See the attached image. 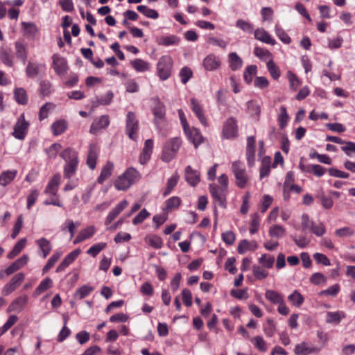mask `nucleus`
I'll return each instance as SVG.
<instances>
[{"label": "nucleus", "mask_w": 355, "mask_h": 355, "mask_svg": "<svg viewBox=\"0 0 355 355\" xmlns=\"http://www.w3.org/2000/svg\"><path fill=\"white\" fill-rule=\"evenodd\" d=\"M276 324L274 320L271 318H268L266 322V324L263 326V331L266 336L272 337L276 332Z\"/></svg>", "instance_id": "4d7b16f0"}, {"label": "nucleus", "mask_w": 355, "mask_h": 355, "mask_svg": "<svg viewBox=\"0 0 355 355\" xmlns=\"http://www.w3.org/2000/svg\"><path fill=\"white\" fill-rule=\"evenodd\" d=\"M190 105L191 110L198 119L201 124L205 127L208 126V122L205 116L203 107L200 102L197 99L192 98L190 100Z\"/></svg>", "instance_id": "f8f14e48"}, {"label": "nucleus", "mask_w": 355, "mask_h": 355, "mask_svg": "<svg viewBox=\"0 0 355 355\" xmlns=\"http://www.w3.org/2000/svg\"><path fill=\"white\" fill-rule=\"evenodd\" d=\"M17 171L15 169L6 170L0 173V186L6 187L10 184L17 175Z\"/></svg>", "instance_id": "5701e85b"}, {"label": "nucleus", "mask_w": 355, "mask_h": 355, "mask_svg": "<svg viewBox=\"0 0 355 355\" xmlns=\"http://www.w3.org/2000/svg\"><path fill=\"white\" fill-rule=\"evenodd\" d=\"M35 243L38 245L41 252H42V257L46 258L52 249L51 242L46 238H41L40 239L36 240Z\"/></svg>", "instance_id": "7c9ffc66"}, {"label": "nucleus", "mask_w": 355, "mask_h": 355, "mask_svg": "<svg viewBox=\"0 0 355 355\" xmlns=\"http://www.w3.org/2000/svg\"><path fill=\"white\" fill-rule=\"evenodd\" d=\"M155 105L153 107V114L155 117V123L157 126L158 124L164 121L166 115V107L163 103H162L158 98H155Z\"/></svg>", "instance_id": "ddd939ff"}, {"label": "nucleus", "mask_w": 355, "mask_h": 355, "mask_svg": "<svg viewBox=\"0 0 355 355\" xmlns=\"http://www.w3.org/2000/svg\"><path fill=\"white\" fill-rule=\"evenodd\" d=\"M55 108V105L53 103H46L43 105L39 111V119L42 121L46 119L50 112L53 111Z\"/></svg>", "instance_id": "c03bdc74"}, {"label": "nucleus", "mask_w": 355, "mask_h": 355, "mask_svg": "<svg viewBox=\"0 0 355 355\" xmlns=\"http://www.w3.org/2000/svg\"><path fill=\"white\" fill-rule=\"evenodd\" d=\"M25 275L22 272H19L15 275L9 282H8L2 290V293L4 295H8L12 293L24 280Z\"/></svg>", "instance_id": "9b49d317"}, {"label": "nucleus", "mask_w": 355, "mask_h": 355, "mask_svg": "<svg viewBox=\"0 0 355 355\" xmlns=\"http://www.w3.org/2000/svg\"><path fill=\"white\" fill-rule=\"evenodd\" d=\"M270 172V158L269 157H263L262 164L260 168V178H263L269 175Z\"/></svg>", "instance_id": "5fc2aeb1"}, {"label": "nucleus", "mask_w": 355, "mask_h": 355, "mask_svg": "<svg viewBox=\"0 0 355 355\" xmlns=\"http://www.w3.org/2000/svg\"><path fill=\"white\" fill-rule=\"evenodd\" d=\"M210 194L214 201L220 207L225 208L227 206V193L228 189L219 187L216 184H210L209 185Z\"/></svg>", "instance_id": "423d86ee"}, {"label": "nucleus", "mask_w": 355, "mask_h": 355, "mask_svg": "<svg viewBox=\"0 0 355 355\" xmlns=\"http://www.w3.org/2000/svg\"><path fill=\"white\" fill-rule=\"evenodd\" d=\"M137 9L139 12H140L148 18L155 19H157L159 17V14L155 10L148 8L146 6H138Z\"/></svg>", "instance_id": "864d4df0"}, {"label": "nucleus", "mask_w": 355, "mask_h": 355, "mask_svg": "<svg viewBox=\"0 0 355 355\" xmlns=\"http://www.w3.org/2000/svg\"><path fill=\"white\" fill-rule=\"evenodd\" d=\"M275 33L283 43L289 44L291 42V39L288 35L284 31L283 28L277 25L275 26Z\"/></svg>", "instance_id": "e2e57ef3"}, {"label": "nucleus", "mask_w": 355, "mask_h": 355, "mask_svg": "<svg viewBox=\"0 0 355 355\" xmlns=\"http://www.w3.org/2000/svg\"><path fill=\"white\" fill-rule=\"evenodd\" d=\"M294 351L297 355H308L309 354L318 353L320 351V348L309 346L308 343L302 342L295 346Z\"/></svg>", "instance_id": "412c9836"}, {"label": "nucleus", "mask_w": 355, "mask_h": 355, "mask_svg": "<svg viewBox=\"0 0 355 355\" xmlns=\"http://www.w3.org/2000/svg\"><path fill=\"white\" fill-rule=\"evenodd\" d=\"M251 343L260 352H265L268 349L266 342L260 336H257L250 339Z\"/></svg>", "instance_id": "09e8293b"}, {"label": "nucleus", "mask_w": 355, "mask_h": 355, "mask_svg": "<svg viewBox=\"0 0 355 355\" xmlns=\"http://www.w3.org/2000/svg\"><path fill=\"white\" fill-rule=\"evenodd\" d=\"M251 218L250 232L251 234H254L259 230L260 217L257 213H254L251 216Z\"/></svg>", "instance_id": "0e129e2a"}, {"label": "nucleus", "mask_w": 355, "mask_h": 355, "mask_svg": "<svg viewBox=\"0 0 355 355\" xmlns=\"http://www.w3.org/2000/svg\"><path fill=\"white\" fill-rule=\"evenodd\" d=\"M153 149V141L151 139H147L144 143L142 153L140 155L139 162L145 164L150 158Z\"/></svg>", "instance_id": "b1692460"}, {"label": "nucleus", "mask_w": 355, "mask_h": 355, "mask_svg": "<svg viewBox=\"0 0 355 355\" xmlns=\"http://www.w3.org/2000/svg\"><path fill=\"white\" fill-rule=\"evenodd\" d=\"M247 112L253 117L258 119L261 113L260 105L254 101H249L246 103Z\"/></svg>", "instance_id": "37998d69"}, {"label": "nucleus", "mask_w": 355, "mask_h": 355, "mask_svg": "<svg viewBox=\"0 0 355 355\" xmlns=\"http://www.w3.org/2000/svg\"><path fill=\"white\" fill-rule=\"evenodd\" d=\"M15 48L16 57L25 64L28 57V51L26 45L20 42H16L15 43Z\"/></svg>", "instance_id": "c756f323"}, {"label": "nucleus", "mask_w": 355, "mask_h": 355, "mask_svg": "<svg viewBox=\"0 0 355 355\" xmlns=\"http://www.w3.org/2000/svg\"><path fill=\"white\" fill-rule=\"evenodd\" d=\"M173 60L168 55L162 56L157 64V74L162 80H167L171 74Z\"/></svg>", "instance_id": "39448f33"}, {"label": "nucleus", "mask_w": 355, "mask_h": 355, "mask_svg": "<svg viewBox=\"0 0 355 355\" xmlns=\"http://www.w3.org/2000/svg\"><path fill=\"white\" fill-rule=\"evenodd\" d=\"M60 156L66 162L64 166V177L69 179L77 171L79 162L78 153L71 148H67L61 152Z\"/></svg>", "instance_id": "f257e3e1"}, {"label": "nucleus", "mask_w": 355, "mask_h": 355, "mask_svg": "<svg viewBox=\"0 0 355 355\" xmlns=\"http://www.w3.org/2000/svg\"><path fill=\"white\" fill-rule=\"evenodd\" d=\"M29 123L25 120L24 114H21L16 122L12 135L18 139H24L28 131Z\"/></svg>", "instance_id": "1a4fd4ad"}, {"label": "nucleus", "mask_w": 355, "mask_h": 355, "mask_svg": "<svg viewBox=\"0 0 355 355\" xmlns=\"http://www.w3.org/2000/svg\"><path fill=\"white\" fill-rule=\"evenodd\" d=\"M181 144L182 141L179 137H173L169 139L163 148L162 160L165 162L171 161L176 156Z\"/></svg>", "instance_id": "7ed1b4c3"}, {"label": "nucleus", "mask_w": 355, "mask_h": 355, "mask_svg": "<svg viewBox=\"0 0 355 355\" xmlns=\"http://www.w3.org/2000/svg\"><path fill=\"white\" fill-rule=\"evenodd\" d=\"M254 55L261 60L266 59H272V53L267 49L261 48V47H255L254 49Z\"/></svg>", "instance_id": "338daca9"}, {"label": "nucleus", "mask_w": 355, "mask_h": 355, "mask_svg": "<svg viewBox=\"0 0 355 355\" xmlns=\"http://www.w3.org/2000/svg\"><path fill=\"white\" fill-rule=\"evenodd\" d=\"M139 130V121L136 118L135 114L132 112H128L126 115L125 132L128 137L135 141Z\"/></svg>", "instance_id": "0eeeda50"}, {"label": "nucleus", "mask_w": 355, "mask_h": 355, "mask_svg": "<svg viewBox=\"0 0 355 355\" xmlns=\"http://www.w3.org/2000/svg\"><path fill=\"white\" fill-rule=\"evenodd\" d=\"M96 232L94 226H89L83 229L73 241L74 244L79 243L86 239L91 238Z\"/></svg>", "instance_id": "cd10ccee"}, {"label": "nucleus", "mask_w": 355, "mask_h": 355, "mask_svg": "<svg viewBox=\"0 0 355 355\" xmlns=\"http://www.w3.org/2000/svg\"><path fill=\"white\" fill-rule=\"evenodd\" d=\"M238 135L237 120L234 117L228 118L223 124L222 137L226 139H234Z\"/></svg>", "instance_id": "6e6552de"}, {"label": "nucleus", "mask_w": 355, "mask_h": 355, "mask_svg": "<svg viewBox=\"0 0 355 355\" xmlns=\"http://www.w3.org/2000/svg\"><path fill=\"white\" fill-rule=\"evenodd\" d=\"M67 128V123L65 120L61 119L56 121L51 125V130L55 136L62 134Z\"/></svg>", "instance_id": "ea45409f"}, {"label": "nucleus", "mask_w": 355, "mask_h": 355, "mask_svg": "<svg viewBox=\"0 0 355 355\" xmlns=\"http://www.w3.org/2000/svg\"><path fill=\"white\" fill-rule=\"evenodd\" d=\"M21 31L24 36L29 39H34L39 32L36 24L33 22H21Z\"/></svg>", "instance_id": "f3484780"}, {"label": "nucleus", "mask_w": 355, "mask_h": 355, "mask_svg": "<svg viewBox=\"0 0 355 355\" xmlns=\"http://www.w3.org/2000/svg\"><path fill=\"white\" fill-rule=\"evenodd\" d=\"M28 301V297L26 295L19 296L16 298L10 305L9 309L12 311H21Z\"/></svg>", "instance_id": "c9c22d12"}, {"label": "nucleus", "mask_w": 355, "mask_h": 355, "mask_svg": "<svg viewBox=\"0 0 355 355\" xmlns=\"http://www.w3.org/2000/svg\"><path fill=\"white\" fill-rule=\"evenodd\" d=\"M232 171L236 178V184L240 188L247 186L249 178L246 174L243 164L239 161H235L232 164Z\"/></svg>", "instance_id": "20e7f679"}, {"label": "nucleus", "mask_w": 355, "mask_h": 355, "mask_svg": "<svg viewBox=\"0 0 355 355\" xmlns=\"http://www.w3.org/2000/svg\"><path fill=\"white\" fill-rule=\"evenodd\" d=\"M254 37L263 43L275 45L276 41L270 35V34L263 28H259L254 31Z\"/></svg>", "instance_id": "393cba45"}, {"label": "nucleus", "mask_w": 355, "mask_h": 355, "mask_svg": "<svg viewBox=\"0 0 355 355\" xmlns=\"http://www.w3.org/2000/svg\"><path fill=\"white\" fill-rule=\"evenodd\" d=\"M266 298L274 304H279L284 300V296L279 293L268 289L265 293Z\"/></svg>", "instance_id": "4c0bfd02"}, {"label": "nucleus", "mask_w": 355, "mask_h": 355, "mask_svg": "<svg viewBox=\"0 0 355 355\" xmlns=\"http://www.w3.org/2000/svg\"><path fill=\"white\" fill-rule=\"evenodd\" d=\"M317 197L320 200L321 204L324 209H329L333 207V200L331 197L327 196L324 192L319 193Z\"/></svg>", "instance_id": "bf43d9fd"}, {"label": "nucleus", "mask_w": 355, "mask_h": 355, "mask_svg": "<svg viewBox=\"0 0 355 355\" xmlns=\"http://www.w3.org/2000/svg\"><path fill=\"white\" fill-rule=\"evenodd\" d=\"M141 176L133 167L127 168L114 182V187L118 191H125L139 180Z\"/></svg>", "instance_id": "f03ea898"}, {"label": "nucleus", "mask_w": 355, "mask_h": 355, "mask_svg": "<svg viewBox=\"0 0 355 355\" xmlns=\"http://www.w3.org/2000/svg\"><path fill=\"white\" fill-rule=\"evenodd\" d=\"M258 247L255 241H249L246 239L241 240L237 247V251L239 254H243L249 250L254 251Z\"/></svg>", "instance_id": "bb28decb"}, {"label": "nucleus", "mask_w": 355, "mask_h": 355, "mask_svg": "<svg viewBox=\"0 0 355 355\" xmlns=\"http://www.w3.org/2000/svg\"><path fill=\"white\" fill-rule=\"evenodd\" d=\"M267 69L270 74V76L275 79L277 80L280 76V71L279 68L276 66L275 62L272 59H270L267 62Z\"/></svg>", "instance_id": "052dcab7"}, {"label": "nucleus", "mask_w": 355, "mask_h": 355, "mask_svg": "<svg viewBox=\"0 0 355 355\" xmlns=\"http://www.w3.org/2000/svg\"><path fill=\"white\" fill-rule=\"evenodd\" d=\"M81 253L80 249H76L71 252L60 263L56 269L57 272L64 270Z\"/></svg>", "instance_id": "aec40b11"}, {"label": "nucleus", "mask_w": 355, "mask_h": 355, "mask_svg": "<svg viewBox=\"0 0 355 355\" xmlns=\"http://www.w3.org/2000/svg\"><path fill=\"white\" fill-rule=\"evenodd\" d=\"M183 130L189 140H190L196 148H197L198 146L203 141V138L200 132V130L196 128H190L189 125L188 128L183 129Z\"/></svg>", "instance_id": "2eb2a0df"}, {"label": "nucleus", "mask_w": 355, "mask_h": 355, "mask_svg": "<svg viewBox=\"0 0 355 355\" xmlns=\"http://www.w3.org/2000/svg\"><path fill=\"white\" fill-rule=\"evenodd\" d=\"M268 233L272 238H281L286 234V230L279 225H274L270 227Z\"/></svg>", "instance_id": "3c124183"}, {"label": "nucleus", "mask_w": 355, "mask_h": 355, "mask_svg": "<svg viewBox=\"0 0 355 355\" xmlns=\"http://www.w3.org/2000/svg\"><path fill=\"white\" fill-rule=\"evenodd\" d=\"M113 168L114 164L111 162H107L106 164L103 167L100 175L98 178V183L103 184L105 180L112 175Z\"/></svg>", "instance_id": "2f4dec72"}, {"label": "nucleus", "mask_w": 355, "mask_h": 355, "mask_svg": "<svg viewBox=\"0 0 355 355\" xmlns=\"http://www.w3.org/2000/svg\"><path fill=\"white\" fill-rule=\"evenodd\" d=\"M93 291L94 287L87 285H83L76 290L74 294V297L79 300L83 299L89 295Z\"/></svg>", "instance_id": "de8ad7c7"}, {"label": "nucleus", "mask_w": 355, "mask_h": 355, "mask_svg": "<svg viewBox=\"0 0 355 355\" xmlns=\"http://www.w3.org/2000/svg\"><path fill=\"white\" fill-rule=\"evenodd\" d=\"M98 153L99 148L97 145L94 144L89 145L87 157V164L92 170H94L96 168Z\"/></svg>", "instance_id": "dca6fc26"}, {"label": "nucleus", "mask_w": 355, "mask_h": 355, "mask_svg": "<svg viewBox=\"0 0 355 355\" xmlns=\"http://www.w3.org/2000/svg\"><path fill=\"white\" fill-rule=\"evenodd\" d=\"M228 62L230 69L233 71L239 69L243 65L242 59L235 52L230 53L228 55Z\"/></svg>", "instance_id": "473e14b6"}, {"label": "nucleus", "mask_w": 355, "mask_h": 355, "mask_svg": "<svg viewBox=\"0 0 355 355\" xmlns=\"http://www.w3.org/2000/svg\"><path fill=\"white\" fill-rule=\"evenodd\" d=\"M202 65L207 71H216L220 68L221 61L218 56L214 54H209L204 58Z\"/></svg>", "instance_id": "4468645a"}, {"label": "nucleus", "mask_w": 355, "mask_h": 355, "mask_svg": "<svg viewBox=\"0 0 355 355\" xmlns=\"http://www.w3.org/2000/svg\"><path fill=\"white\" fill-rule=\"evenodd\" d=\"M16 101L21 105H26L28 102L26 92L23 88H17L14 92Z\"/></svg>", "instance_id": "603ef678"}, {"label": "nucleus", "mask_w": 355, "mask_h": 355, "mask_svg": "<svg viewBox=\"0 0 355 355\" xmlns=\"http://www.w3.org/2000/svg\"><path fill=\"white\" fill-rule=\"evenodd\" d=\"M61 176L60 174L54 175L49 182L44 193L50 196H56L60 184Z\"/></svg>", "instance_id": "6ab92c4d"}, {"label": "nucleus", "mask_w": 355, "mask_h": 355, "mask_svg": "<svg viewBox=\"0 0 355 355\" xmlns=\"http://www.w3.org/2000/svg\"><path fill=\"white\" fill-rule=\"evenodd\" d=\"M131 65L138 72H144L149 70L150 64L142 59L137 58L130 62Z\"/></svg>", "instance_id": "79ce46f5"}, {"label": "nucleus", "mask_w": 355, "mask_h": 355, "mask_svg": "<svg viewBox=\"0 0 355 355\" xmlns=\"http://www.w3.org/2000/svg\"><path fill=\"white\" fill-rule=\"evenodd\" d=\"M53 285V282L51 279L49 277H46L44 280H42L39 286L36 288L33 293V296L37 297L40 295L43 292L46 291L49 288H51Z\"/></svg>", "instance_id": "58836bf2"}, {"label": "nucleus", "mask_w": 355, "mask_h": 355, "mask_svg": "<svg viewBox=\"0 0 355 355\" xmlns=\"http://www.w3.org/2000/svg\"><path fill=\"white\" fill-rule=\"evenodd\" d=\"M44 64L29 62L26 68V73L29 78H34L37 76L40 71L44 69Z\"/></svg>", "instance_id": "c85d7f7f"}, {"label": "nucleus", "mask_w": 355, "mask_h": 355, "mask_svg": "<svg viewBox=\"0 0 355 355\" xmlns=\"http://www.w3.org/2000/svg\"><path fill=\"white\" fill-rule=\"evenodd\" d=\"M200 173L188 166L185 168V180L192 187L196 186L200 182Z\"/></svg>", "instance_id": "4be33fe9"}, {"label": "nucleus", "mask_w": 355, "mask_h": 355, "mask_svg": "<svg viewBox=\"0 0 355 355\" xmlns=\"http://www.w3.org/2000/svg\"><path fill=\"white\" fill-rule=\"evenodd\" d=\"M288 119H289V116L287 113L286 107L281 106L280 112L278 115L277 119H278L279 127L282 129L284 128L286 125V124L288 121Z\"/></svg>", "instance_id": "6e6d98bb"}, {"label": "nucleus", "mask_w": 355, "mask_h": 355, "mask_svg": "<svg viewBox=\"0 0 355 355\" xmlns=\"http://www.w3.org/2000/svg\"><path fill=\"white\" fill-rule=\"evenodd\" d=\"M181 199L178 196H173L165 202V207L164 211H171L173 209L178 208L181 204Z\"/></svg>", "instance_id": "8fccbe9b"}, {"label": "nucleus", "mask_w": 355, "mask_h": 355, "mask_svg": "<svg viewBox=\"0 0 355 355\" xmlns=\"http://www.w3.org/2000/svg\"><path fill=\"white\" fill-rule=\"evenodd\" d=\"M288 300L296 307H300L304 301V297L297 290H295L288 296Z\"/></svg>", "instance_id": "49530a36"}, {"label": "nucleus", "mask_w": 355, "mask_h": 355, "mask_svg": "<svg viewBox=\"0 0 355 355\" xmlns=\"http://www.w3.org/2000/svg\"><path fill=\"white\" fill-rule=\"evenodd\" d=\"M26 244V239L25 238L19 240L15 245L13 249L8 253V258L13 259L15 257L18 255L21 250L24 249Z\"/></svg>", "instance_id": "a18cd8bd"}, {"label": "nucleus", "mask_w": 355, "mask_h": 355, "mask_svg": "<svg viewBox=\"0 0 355 355\" xmlns=\"http://www.w3.org/2000/svg\"><path fill=\"white\" fill-rule=\"evenodd\" d=\"M52 59L55 73L60 76L65 75L69 69L66 59L58 54H54Z\"/></svg>", "instance_id": "9d476101"}, {"label": "nucleus", "mask_w": 355, "mask_h": 355, "mask_svg": "<svg viewBox=\"0 0 355 355\" xmlns=\"http://www.w3.org/2000/svg\"><path fill=\"white\" fill-rule=\"evenodd\" d=\"M179 75L181 79V82L183 84H186L192 77L193 72L189 67H184L181 69Z\"/></svg>", "instance_id": "774afa93"}, {"label": "nucleus", "mask_w": 355, "mask_h": 355, "mask_svg": "<svg viewBox=\"0 0 355 355\" xmlns=\"http://www.w3.org/2000/svg\"><path fill=\"white\" fill-rule=\"evenodd\" d=\"M128 202L126 200H122L117 204L108 214L105 219V225L111 223L120 213L127 207Z\"/></svg>", "instance_id": "a211bd4d"}, {"label": "nucleus", "mask_w": 355, "mask_h": 355, "mask_svg": "<svg viewBox=\"0 0 355 355\" xmlns=\"http://www.w3.org/2000/svg\"><path fill=\"white\" fill-rule=\"evenodd\" d=\"M345 312L341 311H329L327 313L326 322L329 324H338L342 319L345 318Z\"/></svg>", "instance_id": "e433bc0d"}, {"label": "nucleus", "mask_w": 355, "mask_h": 355, "mask_svg": "<svg viewBox=\"0 0 355 355\" xmlns=\"http://www.w3.org/2000/svg\"><path fill=\"white\" fill-rule=\"evenodd\" d=\"M257 73V66L256 65H250L248 66L243 74V78L245 82L248 84H250L252 81L253 76Z\"/></svg>", "instance_id": "13d9d810"}, {"label": "nucleus", "mask_w": 355, "mask_h": 355, "mask_svg": "<svg viewBox=\"0 0 355 355\" xmlns=\"http://www.w3.org/2000/svg\"><path fill=\"white\" fill-rule=\"evenodd\" d=\"M180 179V175L175 172L170 178L168 179L166 182V187L164 191V196H167L177 185Z\"/></svg>", "instance_id": "a19ab883"}, {"label": "nucleus", "mask_w": 355, "mask_h": 355, "mask_svg": "<svg viewBox=\"0 0 355 355\" xmlns=\"http://www.w3.org/2000/svg\"><path fill=\"white\" fill-rule=\"evenodd\" d=\"M0 60L8 67H12L14 66V56L11 54L10 51L6 49L1 48L0 49Z\"/></svg>", "instance_id": "72a5a7b5"}, {"label": "nucleus", "mask_w": 355, "mask_h": 355, "mask_svg": "<svg viewBox=\"0 0 355 355\" xmlns=\"http://www.w3.org/2000/svg\"><path fill=\"white\" fill-rule=\"evenodd\" d=\"M107 246V243L104 242L98 243L90 247L87 253L93 257H95L101 251Z\"/></svg>", "instance_id": "680f3d73"}, {"label": "nucleus", "mask_w": 355, "mask_h": 355, "mask_svg": "<svg viewBox=\"0 0 355 355\" xmlns=\"http://www.w3.org/2000/svg\"><path fill=\"white\" fill-rule=\"evenodd\" d=\"M259 262L261 263L263 267L266 268H270L272 267L274 262H275V258L272 256H270L269 254H263L259 257Z\"/></svg>", "instance_id": "69168bd1"}, {"label": "nucleus", "mask_w": 355, "mask_h": 355, "mask_svg": "<svg viewBox=\"0 0 355 355\" xmlns=\"http://www.w3.org/2000/svg\"><path fill=\"white\" fill-rule=\"evenodd\" d=\"M110 123L107 116H101L94 121L91 125L89 132L92 134H96L100 130L105 128Z\"/></svg>", "instance_id": "a878e982"}, {"label": "nucleus", "mask_w": 355, "mask_h": 355, "mask_svg": "<svg viewBox=\"0 0 355 355\" xmlns=\"http://www.w3.org/2000/svg\"><path fill=\"white\" fill-rule=\"evenodd\" d=\"M180 42V38L174 35L167 36H160L157 38V43L159 45L170 46L178 44Z\"/></svg>", "instance_id": "f704fd0d"}]
</instances>
